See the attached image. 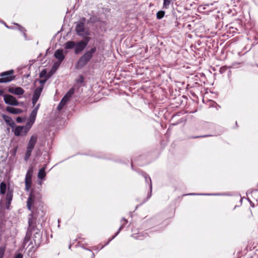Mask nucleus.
<instances>
[{
    "label": "nucleus",
    "instance_id": "obj_1",
    "mask_svg": "<svg viewBox=\"0 0 258 258\" xmlns=\"http://www.w3.org/2000/svg\"><path fill=\"white\" fill-rule=\"evenodd\" d=\"M41 195L37 190L30 191L29 197L27 201L26 206L27 209L31 212L28 216V226L26 232L25 241L29 239L32 230L36 228V219H37L36 207L40 205L41 203Z\"/></svg>",
    "mask_w": 258,
    "mask_h": 258
},
{
    "label": "nucleus",
    "instance_id": "obj_2",
    "mask_svg": "<svg viewBox=\"0 0 258 258\" xmlns=\"http://www.w3.org/2000/svg\"><path fill=\"white\" fill-rule=\"evenodd\" d=\"M26 235L24 239L23 245L24 247L30 246V249L31 250L34 247V245L36 246L39 245L41 242V234L40 231L37 229V225L35 229L32 230L31 234L29 236V239L25 241Z\"/></svg>",
    "mask_w": 258,
    "mask_h": 258
},
{
    "label": "nucleus",
    "instance_id": "obj_3",
    "mask_svg": "<svg viewBox=\"0 0 258 258\" xmlns=\"http://www.w3.org/2000/svg\"><path fill=\"white\" fill-rule=\"evenodd\" d=\"M96 47H93L90 50L86 51L79 59L77 64L76 68L81 69L86 66L92 58L93 54L96 51Z\"/></svg>",
    "mask_w": 258,
    "mask_h": 258
},
{
    "label": "nucleus",
    "instance_id": "obj_4",
    "mask_svg": "<svg viewBox=\"0 0 258 258\" xmlns=\"http://www.w3.org/2000/svg\"><path fill=\"white\" fill-rule=\"evenodd\" d=\"M37 136L34 134L30 137L26 147V151L25 155V160L27 161L31 156L32 152L34 149L37 142Z\"/></svg>",
    "mask_w": 258,
    "mask_h": 258
},
{
    "label": "nucleus",
    "instance_id": "obj_5",
    "mask_svg": "<svg viewBox=\"0 0 258 258\" xmlns=\"http://www.w3.org/2000/svg\"><path fill=\"white\" fill-rule=\"evenodd\" d=\"M86 21L85 18H82L81 19V21L77 23L75 30L77 34L82 37H84L85 36H88L90 35V32L89 30H86L85 28V22Z\"/></svg>",
    "mask_w": 258,
    "mask_h": 258
},
{
    "label": "nucleus",
    "instance_id": "obj_6",
    "mask_svg": "<svg viewBox=\"0 0 258 258\" xmlns=\"http://www.w3.org/2000/svg\"><path fill=\"white\" fill-rule=\"evenodd\" d=\"M14 71L13 70L1 73L0 83H6L14 80L15 79V76L14 75Z\"/></svg>",
    "mask_w": 258,
    "mask_h": 258
},
{
    "label": "nucleus",
    "instance_id": "obj_7",
    "mask_svg": "<svg viewBox=\"0 0 258 258\" xmlns=\"http://www.w3.org/2000/svg\"><path fill=\"white\" fill-rule=\"evenodd\" d=\"M33 173V168L31 166L29 168L25 178V190L27 191H28L31 187Z\"/></svg>",
    "mask_w": 258,
    "mask_h": 258
},
{
    "label": "nucleus",
    "instance_id": "obj_8",
    "mask_svg": "<svg viewBox=\"0 0 258 258\" xmlns=\"http://www.w3.org/2000/svg\"><path fill=\"white\" fill-rule=\"evenodd\" d=\"M4 100L6 104L11 106L19 105V102L13 96L9 94L4 95Z\"/></svg>",
    "mask_w": 258,
    "mask_h": 258
},
{
    "label": "nucleus",
    "instance_id": "obj_9",
    "mask_svg": "<svg viewBox=\"0 0 258 258\" xmlns=\"http://www.w3.org/2000/svg\"><path fill=\"white\" fill-rule=\"evenodd\" d=\"M12 129V131L14 132V135L17 137L25 136L28 133V131L25 130L24 126L19 125Z\"/></svg>",
    "mask_w": 258,
    "mask_h": 258
},
{
    "label": "nucleus",
    "instance_id": "obj_10",
    "mask_svg": "<svg viewBox=\"0 0 258 258\" xmlns=\"http://www.w3.org/2000/svg\"><path fill=\"white\" fill-rule=\"evenodd\" d=\"M86 47V44L84 43L83 41H80L76 43L75 52V53L78 54L82 51Z\"/></svg>",
    "mask_w": 258,
    "mask_h": 258
},
{
    "label": "nucleus",
    "instance_id": "obj_11",
    "mask_svg": "<svg viewBox=\"0 0 258 258\" xmlns=\"http://www.w3.org/2000/svg\"><path fill=\"white\" fill-rule=\"evenodd\" d=\"M9 92L15 95H22L24 93L25 91L21 87H17L16 88H10L9 89Z\"/></svg>",
    "mask_w": 258,
    "mask_h": 258
},
{
    "label": "nucleus",
    "instance_id": "obj_12",
    "mask_svg": "<svg viewBox=\"0 0 258 258\" xmlns=\"http://www.w3.org/2000/svg\"><path fill=\"white\" fill-rule=\"evenodd\" d=\"M2 117L5 122L12 128L15 127L16 124L12 118L6 114H2Z\"/></svg>",
    "mask_w": 258,
    "mask_h": 258
},
{
    "label": "nucleus",
    "instance_id": "obj_13",
    "mask_svg": "<svg viewBox=\"0 0 258 258\" xmlns=\"http://www.w3.org/2000/svg\"><path fill=\"white\" fill-rule=\"evenodd\" d=\"M6 110L8 112L13 114H19L23 112V110L21 109L11 106H7L6 108Z\"/></svg>",
    "mask_w": 258,
    "mask_h": 258
},
{
    "label": "nucleus",
    "instance_id": "obj_14",
    "mask_svg": "<svg viewBox=\"0 0 258 258\" xmlns=\"http://www.w3.org/2000/svg\"><path fill=\"white\" fill-rule=\"evenodd\" d=\"M54 57L58 59L59 63H61L64 59V55L63 53V50L62 49H57L54 53Z\"/></svg>",
    "mask_w": 258,
    "mask_h": 258
},
{
    "label": "nucleus",
    "instance_id": "obj_15",
    "mask_svg": "<svg viewBox=\"0 0 258 258\" xmlns=\"http://www.w3.org/2000/svg\"><path fill=\"white\" fill-rule=\"evenodd\" d=\"M13 191L8 189L6 195V205L8 207L12 202L13 199Z\"/></svg>",
    "mask_w": 258,
    "mask_h": 258
},
{
    "label": "nucleus",
    "instance_id": "obj_16",
    "mask_svg": "<svg viewBox=\"0 0 258 258\" xmlns=\"http://www.w3.org/2000/svg\"><path fill=\"white\" fill-rule=\"evenodd\" d=\"M121 225L116 232L114 235L112 237L111 239H114L120 232V231L124 228V226L127 223V220L124 218H122L121 220Z\"/></svg>",
    "mask_w": 258,
    "mask_h": 258
},
{
    "label": "nucleus",
    "instance_id": "obj_17",
    "mask_svg": "<svg viewBox=\"0 0 258 258\" xmlns=\"http://www.w3.org/2000/svg\"><path fill=\"white\" fill-rule=\"evenodd\" d=\"M52 73H51V71L49 72L48 74L47 73V71L46 69L42 70L40 73L39 74V77L40 78H45L49 79L52 75Z\"/></svg>",
    "mask_w": 258,
    "mask_h": 258
},
{
    "label": "nucleus",
    "instance_id": "obj_18",
    "mask_svg": "<svg viewBox=\"0 0 258 258\" xmlns=\"http://www.w3.org/2000/svg\"><path fill=\"white\" fill-rule=\"evenodd\" d=\"M74 92L75 89L74 88H71L70 90L66 93L63 98H64L66 101L68 102V101L72 97V95L74 94Z\"/></svg>",
    "mask_w": 258,
    "mask_h": 258
},
{
    "label": "nucleus",
    "instance_id": "obj_19",
    "mask_svg": "<svg viewBox=\"0 0 258 258\" xmlns=\"http://www.w3.org/2000/svg\"><path fill=\"white\" fill-rule=\"evenodd\" d=\"M75 45L76 43L74 41H69L64 44V48L66 49H72L75 47Z\"/></svg>",
    "mask_w": 258,
    "mask_h": 258
},
{
    "label": "nucleus",
    "instance_id": "obj_20",
    "mask_svg": "<svg viewBox=\"0 0 258 258\" xmlns=\"http://www.w3.org/2000/svg\"><path fill=\"white\" fill-rule=\"evenodd\" d=\"M34 122H35L34 120L29 118V119L28 120L26 125H24V126L25 127V130H27L29 132L31 128V127H32V125L34 123Z\"/></svg>",
    "mask_w": 258,
    "mask_h": 258
},
{
    "label": "nucleus",
    "instance_id": "obj_21",
    "mask_svg": "<svg viewBox=\"0 0 258 258\" xmlns=\"http://www.w3.org/2000/svg\"><path fill=\"white\" fill-rule=\"evenodd\" d=\"M43 89H42L41 87H37L34 91L33 96L36 98H39V97L41 95V93Z\"/></svg>",
    "mask_w": 258,
    "mask_h": 258
},
{
    "label": "nucleus",
    "instance_id": "obj_22",
    "mask_svg": "<svg viewBox=\"0 0 258 258\" xmlns=\"http://www.w3.org/2000/svg\"><path fill=\"white\" fill-rule=\"evenodd\" d=\"M7 189V184L4 182L0 183V194L4 195Z\"/></svg>",
    "mask_w": 258,
    "mask_h": 258
},
{
    "label": "nucleus",
    "instance_id": "obj_23",
    "mask_svg": "<svg viewBox=\"0 0 258 258\" xmlns=\"http://www.w3.org/2000/svg\"><path fill=\"white\" fill-rule=\"evenodd\" d=\"M46 176V173L45 172V168H42L39 170L38 177L40 179H43Z\"/></svg>",
    "mask_w": 258,
    "mask_h": 258
},
{
    "label": "nucleus",
    "instance_id": "obj_24",
    "mask_svg": "<svg viewBox=\"0 0 258 258\" xmlns=\"http://www.w3.org/2000/svg\"><path fill=\"white\" fill-rule=\"evenodd\" d=\"M67 102H68V101H66L64 98H62V99L59 102V103L57 107V110L59 111L61 110L62 109V108L63 107V106L67 104Z\"/></svg>",
    "mask_w": 258,
    "mask_h": 258
},
{
    "label": "nucleus",
    "instance_id": "obj_25",
    "mask_svg": "<svg viewBox=\"0 0 258 258\" xmlns=\"http://www.w3.org/2000/svg\"><path fill=\"white\" fill-rule=\"evenodd\" d=\"M48 79H47V78H45L44 79L36 80V81H38L39 82V83L40 84V86H39L38 87H41L42 89H43L44 88V84H45V83H46V82L47 81V80Z\"/></svg>",
    "mask_w": 258,
    "mask_h": 258
},
{
    "label": "nucleus",
    "instance_id": "obj_26",
    "mask_svg": "<svg viewBox=\"0 0 258 258\" xmlns=\"http://www.w3.org/2000/svg\"><path fill=\"white\" fill-rule=\"evenodd\" d=\"M165 12L163 11H160L157 13L156 17L158 19H161L165 15Z\"/></svg>",
    "mask_w": 258,
    "mask_h": 258
},
{
    "label": "nucleus",
    "instance_id": "obj_27",
    "mask_svg": "<svg viewBox=\"0 0 258 258\" xmlns=\"http://www.w3.org/2000/svg\"><path fill=\"white\" fill-rule=\"evenodd\" d=\"M37 113V112H36L35 110H33L31 112L29 118L35 120Z\"/></svg>",
    "mask_w": 258,
    "mask_h": 258
},
{
    "label": "nucleus",
    "instance_id": "obj_28",
    "mask_svg": "<svg viewBox=\"0 0 258 258\" xmlns=\"http://www.w3.org/2000/svg\"><path fill=\"white\" fill-rule=\"evenodd\" d=\"M172 0H163V8L167 9Z\"/></svg>",
    "mask_w": 258,
    "mask_h": 258
},
{
    "label": "nucleus",
    "instance_id": "obj_29",
    "mask_svg": "<svg viewBox=\"0 0 258 258\" xmlns=\"http://www.w3.org/2000/svg\"><path fill=\"white\" fill-rule=\"evenodd\" d=\"M5 252V247H0V258H3Z\"/></svg>",
    "mask_w": 258,
    "mask_h": 258
},
{
    "label": "nucleus",
    "instance_id": "obj_30",
    "mask_svg": "<svg viewBox=\"0 0 258 258\" xmlns=\"http://www.w3.org/2000/svg\"><path fill=\"white\" fill-rule=\"evenodd\" d=\"M76 82L78 83H82L84 82V77L82 75H80L79 78L76 80Z\"/></svg>",
    "mask_w": 258,
    "mask_h": 258
},
{
    "label": "nucleus",
    "instance_id": "obj_31",
    "mask_svg": "<svg viewBox=\"0 0 258 258\" xmlns=\"http://www.w3.org/2000/svg\"><path fill=\"white\" fill-rule=\"evenodd\" d=\"M227 70V67L226 66H223V67H222L220 69V72L221 73V74H223L224 73H225L226 70Z\"/></svg>",
    "mask_w": 258,
    "mask_h": 258
},
{
    "label": "nucleus",
    "instance_id": "obj_32",
    "mask_svg": "<svg viewBox=\"0 0 258 258\" xmlns=\"http://www.w3.org/2000/svg\"><path fill=\"white\" fill-rule=\"evenodd\" d=\"M16 120L18 123H22L24 121V119L21 117L18 116L16 118Z\"/></svg>",
    "mask_w": 258,
    "mask_h": 258
},
{
    "label": "nucleus",
    "instance_id": "obj_33",
    "mask_svg": "<svg viewBox=\"0 0 258 258\" xmlns=\"http://www.w3.org/2000/svg\"><path fill=\"white\" fill-rule=\"evenodd\" d=\"M90 37H85L84 38V40H82L83 41H84V43H85V44H86V46L87 45L88 42H89V41L90 40Z\"/></svg>",
    "mask_w": 258,
    "mask_h": 258
},
{
    "label": "nucleus",
    "instance_id": "obj_34",
    "mask_svg": "<svg viewBox=\"0 0 258 258\" xmlns=\"http://www.w3.org/2000/svg\"><path fill=\"white\" fill-rule=\"evenodd\" d=\"M38 99H39V98H36V97H34L33 96L32 101V103H33V106H34L36 104V103H37Z\"/></svg>",
    "mask_w": 258,
    "mask_h": 258
},
{
    "label": "nucleus",
    "instance_id": "obj_35",
    "mask_svg": "<svg viewBox=\"0 0 258 258\" xmlns=\"http://www.w3.org/2000/svg\"><path fill=\"white\" fill-rule=\"evenodd\" d=\"M60 63H57V62H55L54 65L53 66V67H52V69L53 70H56L57 69V68L59 67V64Z\"/></svg>",
    "mask_w": 258,
    "mask_h": 258
},
{
    "label": "nucleus",
    "instance_id": "obj_36",
    "mask_svg": "<svg viewBox=\"0 0 258 258\" xmlns=\"http://www.w3.org/2000/svg\"><path fill=\"white\" fill-rule=\"evenodd\" d=\"M14 258H23V255L21 253L17 254Z\"/></svg>",
    "mask_w": 258,
    "mask_h": 258
},
{
    "label": "nucleus",
    "instance_id": "obj_37",
    "mask_svg": "<svg viewBox=\"0 0 258 258\" xmlns=\"http://www.w3.org/2000/svg\"><path fill=\"white\" fill-rule=\"evenodd\" d=\"M39 106H40V104H38L33 109L34 110H35L36 112L38 111V110L39 108Z\"/></svg>",
    "mask_w": 258,
    "mask_h": 258
},
{
    "label": "nucleus",
    "instance_id": "obj_38",
    "mask_svg": "<svg viewBox=\"0 0 258 258\" xmlns=\"http://www.w3.org/2000/svg\"><path fill=\"white\" fill-rule=\"evenodd\" d=\"M209 136H210V135H204V136H197V137H195V138H204V137H209Z\"/></svg>",
    "mask_w": 258,
    "mask_h": 258
},
{
    "label": "nucleus",
    "instance_id": "obj_39",
    "mask_svg": "<svg viewBox=\"0 0 258 258\" xmlns=\"http://www.w3.org/2000/svg\"><path fill=\"white\" fill-rule=\"evenodd\" d=\"M4 93V90H0V96L3 95Z\"/></svg>",
    "mask_w": 258,
    "mask_h": 258
},
{
    "label": "nucleus",
    "instance_id": "obj_40",
    "mask_svg": "<svg viewBox=\"0 0 258 258\" xmlns=\"http://www.w3.org/2000/svg\"><path fill=\"white\" fill-rule=\"evenodd\" d=\"M145 178L146 181L147 182H148V179L147 175H146L145 176Z\"/></svg>",
    "mask_w": 258,
    "mask_h": 258
},
{
    "label": "nucleus",
    "instance_id": "obj_41",
    "mask_svg": "<svg viewBox=\"0 0 258 258\" xmlns=\"http://www.w3.org/2000/svg\"><path fill=\"white\" fill-rule=\"evenodd\" d=\"M149 179L150 182V188H152L151 179V178H150V177H149Z\"/></svg>",
    "mask_w": 258,
    "mask_h": 258
},
{
    "label": "nucleus",
    "instance_id": "obj_42",
    "mask_svg": "<svg viewBox=\"0 0 258 258\" xmlns=\"http://www.w3.org/2000/svg\"><path fill=\"white\" fill-rule=\"evenodd\" d=\"M112 238L109 240V241L108 242H107V244H108V242H109L110 241H111L112 239H111Z\"/></svg>",
    "mask_w": 258,
    "mask_h": 258
},
{
    "label": "nucleus",
    "instance_id": "obj_43",
    "mask_svg": "<svg viewBox=\"0 0 258 258\" xmlns=\"http://www.w3.org/2000/svg\"><path fill=\"white\" fill-rule=\"evenodd\" d=\"M257 67H258V65H257Z\"/></svg>",
    "mask_w": 258,
    "mask_h": 258
}]
</instances>
